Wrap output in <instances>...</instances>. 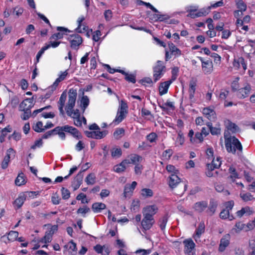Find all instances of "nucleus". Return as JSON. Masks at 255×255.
<instances>
[{"label":"nucleus","instance_id":"obj_57","mask_svg":"<svg viewBox=\"0 0 255 255\" xmlns=\"http://www.w3.org/2000/svg\"><path fill=\"white\" fill-rule=\"evenodd\" d=\"M125 79L127 81L132 83H135L136 82L135 76L134 74H128L127 73L125 76Z\"/></svg>","mask_w":255,"mask_h":255},{"label":"nucleus","instance_id":"obj_15","mask_svg":"<svg viewBox=\"0 0 255 255\" xmlns=\"http://www.w3.org/2000/svg\"><path fill=\"white\" fill-rule=\"evenodd\" d=\"M251 90V86L247 84L244 88L239 89L237 92V96L240 99H244L249 96Z\"/></svg>","mask_w":255,"mask_h":255},{"label":"nucleus","instance_id":"obj_51","mask_svg":"<svg viewBox=\"0 0 255 255\" xmlns=\"http://www.w3.org/2000/svg\"><path fill=\"white\" fill-rule=\"evenodd\" d=\"M122 153L120 148H113L111 150V155L113 157H119L121 156Z\"/></svg>","mask_w":255,"mask_h":255},{"label":"nucleus","instance_id":"obj_39","mask_svg":"<svg viewBox=\"0 0 255 255\" xmlns=\"http://www.w3.org/2000/svg\"><path fill=\"white\" fill-rule=\"evenodd\" d=\"M96 177L94 174L90 173L85 178V182L87 185H93L96 183Z\"/></svg>","mask_w":255,"mask_h":255},{"label":"nucleus","instance_id":"obj_58","mask_svg":"<svg viewBox=\"0 0 255 255\" xmlns=\"http://www.w3.org/2000/svg\"><path fill=\"white\" fill-rule=\"evenodd\" d=\"M47 46H43L42 47V48L40 49V50L39 51V52L37 53L36 55V60L35 62V64H37L39 61V59L40 58L41 56L42 55V54L44 53V51L46 50H47Z\"/></svg>","mask_w":255,"mask_h":255},{"label":"nucleus","instance_id":"obj_28","mask_svg":"<svg viewBox=\"0 0 255 255\" xmlns=\"http://www.w3.org/2000/svg\"><path fill=\"white\" fill-rule=\"evenodd\" d=\"M206 125L209 128L210 131L212 135H218L221 134V128L219 124H217L215 127H213L212 124L208 122Z\"/></svg>","mask_w":255,"mask_h":255},{"label":"nucleus","instance_id":"obj_3","mask_svg":"<svg viewBox=\"0 0 255 255\" xmlns=\"http://www.w3.org/2000/svg\"><path fill=\"white\" fill-rule=\"evenodd\" d=\"M128 106L126 101L121 100L117 113V116L113 122L117 124L120 123L126 118L128 114Z\"/></svg>","mask_w":255,"mask_h":255},{"label":"nucleus","instance_id":"obj_42","mask_svg":"<svg viewBox=\"0 0 255 255\" xmlns=\"http://www.w3.org/2000/svg\"><path fill=\"white\" fill-rule=\"evenodd\" d=\"M229 172L230 174L229 178L232 181H234L235 179L239 178V174L236 172V170L234 167H230L229 168Z\"/></svg>","mask_w":255,"mask_h":255},{"label":"nucleus","instance_id":"obj_13","mask_svg":"<svg viewBox=\"0 0 255 255\" xmlns=\"http://www.w3.org/2000/svg\"><path fill=\"white\" fill-rule=\"evenodd\" d=\"M32 98H26L19 105V111L30 110L33 107Z\"/></svg>","mask_w":255,"mask_h":255},{"label":"nucleus","instance_id":"obj_46","mask_svg":"<svg viewBox=\"0 0 255 255\" xmlns=\"http://www.w3.org/2000/svg\"><path fill=\"white\" fill-rule=\"evenodd\" d=\"M52 233L50 232H46L45 236L40 240V242L43 243H48L51 241Z\"/></svg>","mask_w":255,"mask_h":255},{"label":"nucleus","instance_id":"obj_11","mask_svg":"<svg viewBox=\"0 0 255 255\" xmlns=\"http://www.w3.org/2000/svg\"><path fill=\"white\" fill-rule=\"evenodd\" d=\"M254 213V210L253 208L249 206H245L242 208L240 210L236 212V215L239 218H242L243 216H249Z\"/></svg>","mask_w":255,"mask_h":255},{"label":"nucleus","instance_id":"obj_48","mask_svg":"<svg viewBox=\"0 0 255 255\" xmlns=\"http://www.w3.org/2000/svg\"><path fill=\"white\" fill-rule=\"evenodd\" d=\"M58 130L57 127L54 129L49 130L45 133L42 136V139H47L50 138L52 135H55V132Z\"/></svg>","mask_w":255,"mask_h":255},{"label":"nucleus","instance_id":"obj_19","mask_svg":"<svg viewBox=\"0 0 255 255\" xmlns=\"http://www.w3.org/2000/svg\"><path fill=\"white\" fill-rule=\"evenodd\" d=\"M57 30L59 32L53 34L50 38V39H60L63 37L65 32H69L70 31L66 28L64 27L58 26Z\"/></svg>","mask_w":255,"mask_h":255},{"label":"nucleus","instance_id":"obj_21","mask_svg":"<svg viewBox=\"0 0 255 255\" xmlns=\"http://www.w3.org/2000/svg\"><path fill=\"white\" fill-rule=\"evenodd\" d=\"M94 249L98 254L103 255H109L110 253V249L107 245H97L94 247Z\"/></svg>","mask_w":255,"mask_h":255},{"label":"nucleus","instance_id":"obj_20","mask_svg":"<svg viewBox=\"0 0 255 255\" xmlns=\"http://www.w3.org/2000/svg\"><path fill=\"white\" fill-rule=\"evenodd\" d=\"M172 81L168 80L164 82H162L160 84L158 90L159 94L160 96H162L163 95H164L167 93L169 87Z\"/></svg>","mask_w":255,"mask_h":255},{"label":"nucleus","instance_id":"obj_62","mask_svg":"<svg viewBox=\"0 0 255 255\" xmlns=\"http://www.w3.org/2000/svg\"><path fill=\"white\" fill-rule=\"evenodd\" d=\"M43 145L42 139L40 138L36 140L33 145L31 146V148L32 149H35L37 147H40Z\"/></svg>","mask_w":255,"mask_h":255},{"label":"nucleus","instance_id":"obj_12","mask_svg":"<svg viewBox=\"0 0 255 255\" xmlns=\"http://www.w3.org/2000/svg\"><path fill=\"white\" fill-rule=\"evenodd\" d=\"M231 237L228 234L224 235L221 239L219 247V251L220 252H224L226 248L229 245Z\"/></svg>","mask_w":255,"mask_h":255},{"label":"nucleus","instance_id":"obj_40","mask_svg":"<svg viewBox=\"0 0 255 255\" xmlns=\"http://www.w3.org/2000/svg\"><path fill=\"white\" fill-rule=\"evenodd\" d=\"M245 226L246 225L242 222H238L236 223L234 227L232 229V231L236 233H239L244 229Z\"/></svg>","mask_w":255,"mask_h":255},{"label":"nucleus","instance_id":"obj_52","mask_svg":"<svg viewBox=\"0 0 255 255\" xmlns=\"http://www.w3.org/2000/svg\"><path fill=\"white\" fill-rule=\"evenodd\" d=\"M19 102V98L17 96H15L11 98L8 104L10 105L13 108L16 107Z\"/></svg>","mask_w":255,"mask_h":255},{"label":"nucleus","instance_id":"obj_18","mask_svg":"<svg viewBox=\"0 0 255 255\" xmlns=\"http://www.w3.org/2000/svg\"><path fill=\"white\" fill-rule=\"evenodd\" d=\"M86 135L88 137H91L95 139H101L106 135L105 131H100L99 130L86 131Z\"/></svg>","mask_w":255,"mask_h":255},{"label":"nucleus","instance_id":"obj_17","mask_svg":"<svg viewBox=\"0 0 255 255\" xmlns=\"http://www.w3.org/2000/svg\"><path fill=\"white\" fill-rule=\"evenodd\" d=\"M136 185L137 183L135 181H133L131 184L126 185L124 192V195L125 198L129 197L132 195Z\"/></svg>","mask_w":255,"mask_h":255},{"label":"nucleus","instance_id":"obj_32","mask_svg":"<svg viewBox=\"0 0 255 255\" xmlns=\"http://www.w3.org/2000/svg\"><path fill=\"white\" fill-rule=\"evenodd\" d=\"M129 163L127 160H124L121 163L114 167V171L117 173L123 172L126 169V165Z\"/></svg>","mask_w":255,"mask_h":255},{"label":"nucleus","instance_id":"obj_10","mask_svg":"<svg viewBox=\"0 0 255 255\" xmlns=\"http://www.w3.org/2000/svg\"><path fill=\"white\" fill-rule=\"evenodd\" d=\"M168 184L172 189L175 188L181 182L180 178L177 174H171L167 179Z\"/></svg>","mask_w":255,"mask_h":255},{"label":"nucleus","instance_id":"obj_29","mask_svg":"<svg viewBox=\"0 0 255 255\" xmlns=\"http://www.w3.org/2000/svg\"><path fill=\"white\" fill-rule=\"evenodd\" d=\"M204 224L203 223H200L196 230L195 235L193 236V238L196 242H197V240L200 239L201 235L204 232Z\"/></svg>","mask_w":255,"mask_h":255},{"label":"nucleus","instance_id":"obj_38","mask_svg":"<svg viewBox=\"0 0 255 255\" xmlns=\"http://www.w3.org/2000/svg\"><path fill=\"white\" fill-rule=\"evenodd\" d=\"M85 20V17L83 15L80 16L77 22L78 24V27L76 29V30L78 32L81 33L84 31H86V26L83 25V30H82L81 27L83 26L82 22Z\"/></svg>","mask_w":255,"mask_h":255},{"label":"nucleus","instance_id":"obj_53","mask_svg":"<svg viewBox=\"0 0 255 255\" xmlns=\"http://www.w3.org/2000/svg\"><path fill=\"white\" fill-rule=\"evenodd\" d=\"M237 6L238 10L245 11L247 9V5L242 0H239L237 2Z\"/></svg>","mask_w":255,"mask_h":255},{"label":"nucleus","instance_id":"obj_36","mask_svg":"<svg viewBox=\"0 0 255 255\" xmlns=\"http://www.w3.org/2000/svg\"><path fill=\"white\" fill-rule=\"evenodd\" d=\"M168 219L167 214L165 215L159 219L158 224L161 230L163 231L165 229Z\"/></svg>","mask_w":255,"mask_h":255},{"label":"nucleus","instance_id":"obj_59","mask_svg":"<svg viewBox=\"0 0 255 255\" xmlns=\"http://www.w3.org/2000/svg\"><path fill=\"white\" fill-rule=\"evenodd\" d=\"M22 111L23 113L21 115V118L24 121L28 120L31 115V110L28 109V110Z\"/></svg>","mask_w":255,"mask_h":255},{"label":"nucleus","instance_id":"obj_63","mask_svg":"<svg viewBox=\"0 0 255 255\" xmlns=\"http://www.w3.org/2000/svg\"><path fill=\"white\" fill-rule=\"evenodd\" d=\"M212 164L214 166V167L219 168L221 165V160L220 157H217L216 159L214 158L212 160Z\"/></svg>","mask_w":255,"mask_h":255},{"label":"nucleus","instance_id":"obj_31","mask_svg":"<svg viewBox=\"0 0 255 255\" xmlns=\"http://www.w3.org/2000/svg\"><path fill=\"white\" fill-rule=\"evenodd\" d=\"M168 46L171 55H174L176 57H178L181 55V50L176 47L173 43H169L168 44Z\"/></svg>","mask_w":255,"mask_h":255},{"label":"nucleus","instance_id":"obj_7","mask_svg":"<svg viewBox=\"0 0 255 255\" xmlns=\"http://www.w3.org/2000/svg\"><path fill=\"white\" fill-rule=\"evenodd\" d=\"M154 223V220L153 218L146 215L143 216V218L141 221V224L143 230L146 231L149 230L152 227Z\"/></svg>","mask_w":255,"mask_h":255},{"label":"nucleus","instance_id":"obj_24","mask_svg":"<svg viewBox=\"0 0 255 255\" xmlns=\"http://www.w3.org/2000/svg\"><path fill=\"white\" fill-rule=\"evenodd\" d=\"M125 160H127L129 162L128 164H136L138 163L141 162L142 160V158L141 156L136 154H132L129 155L127 159H125Z\"/></svg>","mask_w":255,"mask_h":255},{"label":"nucleus","instance_id":"obj_35","mask_svg":"<svg viewBox=\"0 0 255 255\" xmlns=\"http://www.w3.org/2000/svg\"><path fill=\"white\" fill-rule=\"evenodd\" d=\"M81 107L83 112H84L86 109L89 105V99L87 96L83 95L81 99Z\"/></svg>","mask_w":255,"mask_h":255},{"label":"nucleus","instance_id":"obj_9","mask_svg":"<svg viewBox=\"0 0 255 255\" xmlns=\"http://www.w3.org/2000/svg\"><path fill=\"white\" fill-rule=\"evenodd\" d=\"M86 170V169H84L80 171L73 179L72 182V187L74 190L78 189L81 185L83 178V174L82 173Z\"/></svg>","mask_w":255,"mask_h":255},{"label":"nucleus","instance_id":"obj_50","mask_svg":"<svg viewBox=\"0 0 255 255\" xmlns=\"http://www.w3.org/2000/svg\"><path fill=\"white\" fill-rule=\"evenodd\" d=\"M141 195L145 197H150L152 196L153 192L152 190L147 188H144L141 190Z\"/></svg>","mask_w":255,"mask_h":255},{"label":"nucleus","instance_id":"obj_44","mask_svg":"<svg viewBox=\"0 0 255 255\" xmlns=\"http://www.w3.org/2000/svg\"><path fill=\"white\" fill-rule=\"evenodd\" d=\"M240 196L245 202H248L254 199L253 196L250 193H241Z\"/></svg>","mask_w":255,"mask_h":255},{"label":"nucleus","instance_id":"obj_43","mask_svg":"<svg viewBox=\"0 0 255 255\" xmlns=\"http://www.w3.org/2000/svg\"><path fill=\"white\" fill-rule=\"evenodd\" d=\"M15 184L17 186H21L25 183V180L23 173H21L18 174L15 180Z\"/></svg>","mask_w":255,"mask_h":255},{"label":"nucleus","instance_id":"obj_26","mask_svg":"<svg viewBox=\"0 0 255 255\" xmlns=\"http://www.w3.org/2000/svg\"><path fill=\"white\" fill-rule=\"evenodd\" d=\"M203 114L209 120H214L216 119V113L213 109L210 107L203 109Z\"/></svg>","mask_w":255,"mask_h":255},{"label":"nucleus","instance_id":"obj_30","mask_svg":"<svg viewBox=\"0 0 255 255\" xmlns=\"http://www.w3.org/2000/svg\"><path fill=\"white\" fill-rule=\"evenodd\" d=\"M218 203L214 200H211L209 206L207 210V213L210 215L212 216L216 212Z\"/></svg>","mask_w":255,"mask_h":255},{"label":"nucleus","instance_id":"obj_47","mask_svg":"<svg viewBox=\"0 0 255 255\" xmlns=\"http://www.w3.org/2000/svg\"><path fill=\"white\" fill-rule=\"evenodd\" d=\"M18 236V232L17 231H11L8 234V240L10 241H14L16 240Z\"/></svg>","mask_w":255,"mask_h":255},{"label":"nucleus","instance_id":"obj_41","mask_svg":"<svg viewBox=\"0 0 255 255\" xmlns=\"http://www.w3.org/2000/svg\"><path fill=\"white\" fill-rule=\"evenodd\" d=\"M226 128L232 132H236L239 129L238 127L230 121H228L226 123Z\"/></svg>","mask_w":255,"mask_h":255},{"label":"nucleus","instance_id":"obj_37","mask_svg":"<svg viewBox=\"0 0 255 255\" xmlns=\"http://www.w3.org/2000/svg\"><path fill=\"white\" fill-rule=\"evenodd\" d=\"M220 217L222 219H228L230 221H232L234 219L233 215H230V211L226 209H224L221 212Z\"/></svg>","mask_w":255,"mask_h":255},{"label":"nucleus","instance_id":"obj_8","mask_svg":"<svg viewBox=\"0 0 255 255\" xmlns=\"http://www.w3.org/2000/svg\"><path fill=\"white\" fill-rule=\"evenodd\" d=\"M198 58L202 62V68L203 72L205 74H210L213 71V63L210 60H207L206 61H204L203 59L199 57Z\"/></svg>","mask_w":255,"mask_h":255},{"label":"nucleus","instance_id":"obj_61","mask_svg":"<svg viewBox=\"0 0 255 255\" xmlns=\"http://www.w3.org/2000/svg\"><path fill=\"white\" fill-rule=\"evenodd\" d=\"M184 142V137L181 131H179L178 133V137L176 139V142L182 145Z\"/></svg>","mask_w":255,"mask_h":255},{"label":"nucleus","instance_id":"obj_49","mask_svg":"<svg viewBox=\"0 0 255 255\" xmlns=\"http://www.w3.org/2000/svg\"><path fill=\"white\" fill-rule=\"evenodd\" d=\"M125 132V130L123 128L117 129L114 132V136L115 138L119 139L122 137Z\"/></svg>","mask_w":255,"mask_h":255},{"label":"nucleus","instance_id":"obj_56","mask_svg":"<svg viewBox=\"0 0 255 255\" xmlns=\"http://www.w3.org/2000/svg\"><path fill=\"white\" fill-rule=\"evenodd\" d=\"M60 43V41H53L50 39L48 42V44H46L44 46H47V49L50 47L56 48L59 45Z\"/></svg>","mask_w":255,"mask_h":255},{"label":"nucleus","instance_id":"obj_22","mask_svg":"<svg viewBox=\"0 0 255 255\" xmlns=\"http://www.w3.org/2000/svg\"><path fill=\"white\" fill-rule=\"evenodd\" d=\"M67 95L65 93L63 92L60 97L59 100L58 102V109L60 112V114L62 116L64 115V111L63 110V107L65 105V103L66 100Z\"/></svg>","mask_w":255,"mask_h":255},{"label":"nucleus","instance_id":"obj_1","mask_svg":"<svg viewBox=\"0 0 255 255\" xmlns=\"http://www.w3.org/2000/svg\"><path fill=\"white\" fill-rule=\"evenodd\" d=\"M77 98V91L76 90L71 89L69 91L68 101L65 107V110L67 115L72 118L80 117L79 110H74Z\"/></svg>","mask_w":255,"mask_h":255},{"label":"nucleus","instance_id":"obj_23","mask_svg":"<svg viewBox=\"0 0 255 255\" xmlns=\"http://www.w3.org/2000/svg\"><path fill=\"white\" fill-rule=\"evenodd\" d=\"M207 202L202 201L195 203L193 206V208L196 212L201 213L207 208Z\"/></svg>","mask_w":255,"mask_h":255},{"label":"nucleus","instance_id":"obj_14","mask_svg":"<svg viewBox=\"0 0 255 255\" xmlns=\"http://www.w3.org/2000/svg\"><path fill=\"white\" fill-rule=\"evenodd\" d=\"M184 245V253L185 254H194L193 250H194L195 244L191 239L185 240L183 241Z\"/></svg>","mask_w":255,"mask_h":255},{"label":"nucleus","instance_id":"obj_45","mask_svg":"<svg viewBox=\"0 0 255 255\" xmlns=\"http://www.w3.org/2000/svg\"><path fill=\"white\" fill-rule=\"evenodd\" d=\"M33 129L37 132H41L44 131V126L41 122H38L36 124L32 126Z\"/></svg>","mask_w":255,"mask_h":255},{"label":"nucleus","instance_id":"obj_5","mask_svg":"<svg viewBox=\"0 0 255 255\" xmlns=\"http://www.w3.org/2000/svg\"><path fill=\"white\" fill-rule=\"evenodd\" d=\"M67 40L71 43V47L72 49L77 50L79 46L82 44L83 40L82 37L77 34L69 35L67 38Z\"/></svg>","mask_w":255,"mask_h":255},{"label":"nucleus","instance_id":"obj_25","mask_svg":"<svg viewBox=\"0 0 255 255\" xmlns=\"http://www.w3.org/2000/svg\"><path fill=\"white\" fill-rule=\"evenodd\" d=\"M197 86L196 80L194 79H192L190 80L189 82V98L190 100L192 101V100L194 98V94L196 90V87Z\"/></svg>","mask_w":255,"mask_h":255},{"label":"nucleus","instance_id":"obj_64","mask_svg":"<svg viewBox=\"0 0 255 255\" xmlns=\"http://www.w3.org/2000/svg\"><path fill=\"white\" fill-rule=\"evenodd\" d=\"M210 7H208L207 9L202 8L199 11L197 12V16L199 17L206 16L209 13Z\"/></svg>","mask_w":255,"mask_h":255},{"label":"nucleus","instance_id":"obj_6","mask_svg":"<svg viewBox=\"0 0 255 255\" xmlns=\"http://www.w3.org/2000/svg\"><path fill=\"white\" fill-rule=\"evenodd\" d=\"M57 128L58 130H63L66 132H68L70 133L73 135V137L76 138L77 139H80L81 137V134L80 133L79 130L72 127L68 125H65L62 127H57Z\"/></svg>","mask_w":255,"mask_h":255},{"label":"nucleus","instance_id":"obj_34","mask_svg":"<svg viewBox=\"0 0 255 255\" xmlns=\"http://www.w3.org/2000/svg\"><path fill=\"white\" fill-rule=\"evenodd\" d=\"M67 74L68 72L67 70L63 72H62L61 74L59 75V77L55 80V81L51 86V88L52 89H55L56 87L58 86L59 83L64 80L65 79Z\"/></svg>","mask_w":255,"mask_h":255},{"label":"nucleus","instance_id":"obj_16","mask_svg":"<svg viewBox=\"0 0 255 255\" xmlns=\"http://www.w3.org/2000/svg\"><path fill=\"white\" fill-rule=\"evenodd\" d=\"M157 210L158 208L155 205L147 206L143 209V216L148 215L151 218H153V216L156 214Z\"/></svg>","mask_w":255,"mask_h":255},{"label":"nucleus","instance_id":"obj_55","mask_svg":"<svg viewBox=\"0 0 255 255\" xmlns=\"http://www.w3.org/2000/svg\"><path fill=\"white\" fill-rule=\"evenodd\" d=\"M61 193L62 198L63 199L66 200L69 198L70 196V193L68 189H65L64 187H62L61 189Z\"/></svg>","mask_w":255,"mask_h":255},{"label":"nucleus","instance_id":"obj_2","mask_svg":"<svg viewBox=\"0 0 255 255\" xmlns=\"http://www.w3.org/2000/svg\"><path fill=\"white\" fill-rule=\"evenodd\" d=\"M224 137L225 147L228 152L235 154L237 151L238 154L242 153L243 146L238 138L234 136L228 137L226 135H224Z\"/></svg>","mask_w":255,"mask_h":255},{"label":"nucleus","instance_id":"obj_54","mask_svg":"<svg viewBox=\"0 0 255 255\" xmlns=\"http://www.w3.org/2000/svg\"><path fill=\"white\" fill-rule=\"evenodd\" d=\"M166 169L168 173L171 174H177L179 173V171L177 169H176L175 166L169 164L166 166Z\"/></svg>","mask_w":255,"mask_h":255},{"label":"nucleus","instance_id":"obj_27","mask_svg":"<svg viewBox=\"0 0 255 255\" xmlns=\"http://www.w3.org/2000/svg\"><path fill=\"white\" fill-rule=\"evenodd\" d=\"M26 196L24 193L20 194L13 202L15 208H20L26 200Z\"/></svg>","mask_w":255,"mask_h":255},{"label":"nucleus","instance_id":"obj_33","mask_svg":"<svg viewBox=\"0 0 255 255\" xmlns=\"http://www.w3.org/2000/svg\"><path fill=\"white\" fill-rule=\"evenodd\" d=\"M106 206L103 203H95L92 205V209L93 211L95 213L101 212L103 209H105Z\"/></svg>","mask_w":255,"mask_h":255},{"label":"nucleus","instance_id":"obj_4","mask_svg":"<svg viewBox=\"0 0 255 255\" xmlns=\"http://www.w3.org/2000/svg\"><path fill=\"white\" fill-rule=\"evenodd\" d=\"M153 71L154 82H156L162 77L165 72V66L163 62L160 60L157 61L156 65L153 68Z\"/></svg>","mask_w":255,"mask_h":255},{"label":"nucleus","instance_id":"obj_60","mask_svg":"<svg viewBox=\"0 0 255 255\" xmlns=\"http://www.w3.org/2000/svg\"><path fill=\"white\" fill-rule=\"evenodd\" d=\"M152 252L151 249H138L135 252L136 254H141L142 255H149Z\"/></svg>","mask_w":255,"mask_h":255}]
</instances>
